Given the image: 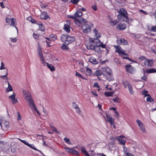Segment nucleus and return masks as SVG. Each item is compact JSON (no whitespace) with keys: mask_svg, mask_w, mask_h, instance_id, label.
Returning a JSON list of instances; mask_svg holds the SVG:
<instances>
[{"mask_svg":"<svg viewBox=\"0 0 156 156\" xmlns=\"http://www.w3.org/2000/svg\"><path fill=\"white\" fill-rule=\"evenodd\" d=\"M61 48L62 49L65 50H67L68 49L67 46L65 44H63L61 47Z\"/></svg>","mask_w":156,"mask_h":156,"instance_id":"3c124183","label":"nucleus"},{"mask_svg":"<svg viewBox=\"0 0 156 156\" xmlns=\"http://www.w3.org/2000/svg\"><path fill=\"white\" fill-rule=\"evenodd\" d=\"M82 31L84 33H88L91 31V30L87 24H84L82 27Z\"/></svg>","mask_w":156,"mask_h":156,"instance_id":"9d476101","label":"nucleus"},{"mask_svg":"<svg viewBox=\"0 0 156 156\" xmlns=\"http://www.w3.org/2000/svg\"><path fill=\"white\" fill-rule=\"evenodd\" d=\"M102 71L100 70H97L96 71L95 74L97 76H100L102 73Z\"/></svg>","mask_w":156,"mask_h":156,"instance_id":"a19ab883","label":"nucleus"},{"mask_svg":"<svg viewBox=\"0 0 156 156\" xmlns=\"http://www.w3.org/2000/svg\"><path fill=\"white\" fill-rule=\"evenodd\" d=\"M87 48L89 49L93 50L96 48L95 46L92 45L90 43L86 44Z\"/></svg>","mask_w":156,"mask_h":156,"instance_id":"4be33fe9","label":"nucleus"},{"mask_svg":"<svg viewBox=\"0 0 156 156\" xmlns=\"http://www.w3.org/2000/svg\"><path fill=\"white\" fill-rule=\"evenodd\" d=\"M10 39L11 42H16L17 41V39L16 37L14 38H10Z\"/></svg>","mask_w":156,"mask_h":156,"instance_id":"6e6d98bb","label":"nucleus"},{"mask_svg":"<svg viewBox=\"0 0 156 156\" xmlns=\"http://www.w3.org/2000/svg\"><path fill=\"white\" fill-rule=\"evenodd\" d=\"M106 117L107 118V120L109 122V123L112 124V117L110 116L109 115L106 114Z\"/></svg>","mask_w":156,"mask_h":156,"instance_id":"72a5a7b5","label":"nucleus"},{"mask_svg":"<svg viewBox=\"0 0 156 156\" xmlns=\"http://www.w3.org/2000/svg\"><path fill=\"white\" fill-rule=\"evenodd\" d=\"M120 14L125 18L126 19H127L128 18V17L127 16V13L126 11L123 8L120 9Z\"/></svg>","mask_w":156,"mask_h":156,"instance_id":"dca6fc26","label":"nucleus"},{"mask_svg":"<svg viewBox=\"0 0 156 156\" xmlns=\"http://www.w3.org/2000/svg\"><path fill=\"white\" fill-rule=\"evenodd\" d=\"M114 112L115 113V116L118 118L119 116V113L116 111H115Z\"/></svg>","mask_w":156,"mask_h":156,"instance_id":"69168bd1","label":"nucleus"},{"mask_svg":"<svg viewBox=\"0 0 156 156\" xmlns=\"http://www.w3.org/2000/svg\"><path fill=\"white\" fill-rule=\"evenodd\" d=\"M122 82L124 87L125 88L127 87H128L129 85L131 84L126 80H122Z\"/></svg>","mask_w":156,"mask_h":156,"instance_id":"a211bd4d","label":"nucleus"},{"mask_svg":"<svg viewBox=\"0 0 156 156\" xmlns=\"http://www.w3.org/2000/svg\"><path fill=\"white\" fill-rule=\"evenodd\" d=\"M86 71L88 73V75H91L92 74V71L89 68H87Z\"/></svg>","mask_w":156,"mask_h":156,"instance_id":"49530a36","label":"nucleus"},{"mask_svg":"<svg viewBox=\"0 0 156 156\" xmlns=\"http://www.w3.org/2000/svg\"><path fill=\"white\" fill-rule=\"evenodd\" d=\"M33 36H34V38L35 39H37L38 37V35L37 34H35V33H34Z\"/></svg>","mask_w":156,"mask_h":156,"instance_id":"0e129e2a","label":"nucleus"},{"mask_svg":"<svg viewBox=\"0 0 156 156\" xmlns=\"http://www.w3.org/2000/svg\"><path fill=\"white\" fill-rule=\"evenodd\" d=\"M41 60L42 62V63L44 65L46 66V65H47V66H48V64L49 63L45 62L44 58L41 59Z\"/></svg>","mask_w":156,"mask_h":156,"instance_id":"5fc2aeb1","label":"nucleus"},{"mask_svg":"<svg viewBox=\"0 0 156 156\" xmlns=\"http://www.w3.org/2000/svg\"><path fill=\"white\" fill-rule=\"evenodd\" d=\"M75 75L81 78L82 79L86 80V79L85 77H83L81 74L76 71V72Z\"/></svg>","mask_w":156,"mask_h":156,"instance_id":"4c0bfd02","label":"nucleus"},{"mask_svg":"<svg viewBox=\"0 0 156 156\" xmlns=\"http://www.w3.org/2000/svg\"><path fill=\"white\" fill-rule=\"evenodd\" d=\"M126 156H134L133 155L130 153H127L126 154Z\"/></svg>","mask_w":156,"mask_h":156,"instance_id":"774afa93","label":"nucleus"},{"mask_svg":"<svg viewBox=\"0 0 156 156\" xmlns=\"http://www.w3.org/2000/svg\"><path fill=\"white\" fill-rule=\"evenodd\" d=\"M5 20L7 23L10 24L11 26H15L16 23L15 22L16 20L14 18H10L9 17H6Z\"/></svg>","mask_w":156,"mask_h":156,"instance_id":"0eeeda50","label":"nucleus"},{"mask_svg":"<svg viewBox=\"0 0 156 156\" xmlns=\"http://www.w3.org/2000/svg\"><path fill=\"white\" fill-rule=\"evenodd\" d=\"M64 149L67 152L70 153L73 155H79L78 152L77 151L73 148L66 147Z\"/></svg>","mask_w":156,"mask_h":156,"instance_id":"6e6552de","label":"nucleus"},{"mask_svg":"<svg viewBox=\"0 0 156 156\" xmlns=\"http://www.w3.org/2000/svg\"><path fill=\"white\" fill-rule=\"evenodd\" d=\"M148 91L146 90H143L142 92V94L143 95H144V97H147L149 96L150 94H148Z\"/></svg>","mask_w":156,"mask_h":156,"instance_id":"e433bc0d","label":"nucleus"},{"mask_svg":"<svg viewBox=\"0 0 156 156\" xmlns=\"http://www.w3.org/2000/svg\"><path fill=\"white\" fill-rule=\"evenodd\" d=\"M52 129L53 131L55 132L56 133H59V131H57V129H56V128H55V127H54Z\"/></svg>","mask_w":156,"mask_h":156,"instance_id":"052dcab7","label":"nucleus"},{"mask_svg":"<svg viewBox=\"0 0 156 156\" xmlns=\"http://www.w3.org/2000/svg\"><path fill=\"white\" fill-rule=\"evenodd\" d=\"M50 37L53 41H54L56 39V37L55 35L52 34L50 36Z\"/></svg>","mask_w":156,"mask_h":156,"instance_id":"8fccbe9b","label":"nucleus"},{"mask_svg":"<svg viewBox=\"0 0 156 156\" xmlns=\"http://www.w3.org/2000/svg\"><path fill=\"white\" fill-rule=\"evenodd\" d=\"M82 15V13L80 11H77L75 14V16L76 17H80Z\"/></svg>","mask_w":156,"mask_h":156,"instance_id":"c756f323","label":"nucleus"},{"mask_svg":"<svg viewBox=\"0 0 156 156\" xmlns=\"http://www.w3.org/2000/svg\"><path fill=\"white\" fill-rule=\"evenodd\" d=\"M118 22L117 20H115L112 21L111 20L109 22V23L111 25L114 26L116 25Z\"/></svg>","mask_w":156,"mask_h":156,"instance_id":"2f4dec72","label":"nucleus"},{"mask_svg":"<svg viewBox=\"0 0 156 156\" xmlns=\"http://www.w3.org/2000/svg\"><path fill=\"white\" fill-rule=\"evenodd\" d=\"M73 107L75 109H76L78 107L77 105L75 103H73Z\"/></svg>","mask_w":156,"mask_h":156,"instance_id":"680f3d73","label":"nucleus"},{"mask_svg":"<svg viewBox=\"0 0 156 156\" xmlns=\"http://www.w3.org/2000/svg\"><path fill=\"white\" fill-rule=\"evenodd\" d=\"M38 55H39V57L41 59L44 58V57L43 55V54H42V52L38 54Z\"/></svg>","mask_w":156,"mask_h":156,"instance_id":"e2e57ef3","label":"nucleus"},{"mask_svg":"<svg viewBox=\"0 0 156 156\" xmlns=\"http://www.w3.org/2000/svg\"><path fill=\"white\" fill-rule=\"evenodd\" d=\"M38 24L40 30L41 31H44V27L42 23H37Z\"/></svg>","mask_w":156,"mask_h":156,"instance_id":"ea45409f","label":"nucleus"},{"mask_svg":"<svg viewBox=\"0 0 156 156\" xmlns=\"http://www.w3.org/2000/svg\"><path fill=\"white\" fill-rule=\"evenodd\" d=\"M92 42L94 43H95L97 46H95L96 48H99L100 46L102 48H105V44H104L102 42H101L99 40L97 39H94L92 40H91Z\"/></svg>","mask_w":156,"mask_h":156,"instance_id":"423d86ee","label":"nucleus"},{"mask_svg":"<svg viewBox=\"0 0 156 156\" xmlns=\"http://www.w3.org/2000/svg\"><path fill=\"white\" fill-rule=\"evenodd\" d=\"M118 138L114 137H110V139L112 140L115 141Z\"/></svg>","mask_w":156,"mask_h":156,"instance_id":"338daca9","label":"nucleus"},{"mask_svg":"<svg viewBox=\"0 0 156 156\" xmlns=\"http://www.w3.org/2000/svg\"><path fill=\"white\" fill-rule=\"evenodd\" d=\"M81 21L80 24H83L87 22V20L84 19H82L80 20Z\"/></svg>","mask_w":156,"mask_h":156,"instance_id":"864d4df0","label":"nucleus"},{"mask_svg":"<svg viewBox=\"0 0 156 156\" xmlns=\"http://www.w3.org/2000/svg\"><path fill=\"white\" fill-rule=\"evenodd\" d=\"M16 94L14 92L13 93V94L9 96V98L11 99L12 101V102L13 104L16 103L18 102V101L16 99H15Z\"/></svg>","mask_w":156,"mask_h":156,"instance_id":"2eb2a0df","label":"nucleus"},{"mask_svg":"<svg viewBox=\"0 0 156 156\" xmlns=\"http://www.w3.org/2000/svg\"><path fill=\"white\" fill-rule=\"evenodd\" d=\"M75 24L80 26V25H82V24H80L81 21L78 19H75Z\"/></svg>","mask_w":156,"mask_h":156,"instance_id":"58836bf2","label":"nucleus"},{"mask_svg":"<svg viewBox=\"0 0 156 156\" xmlns=\"http://www.w3.org/2000/svg\"><path fill=\"white\" fill-rule=\"evenodd\" d=\"M117 27L119 30H125L126 27V26L124 23H120L117 26Z\"/></svg>","mask_w":156,"mask_h":156,"instance_id":"aec40b11","label":"nucleus"},{"mask_svg":"<svg viewBox=\"0 0 156 156\" xmlns=\"http://www.w3.org/2000/svg\"><path fill=\"white\" fill-rule=\"evenodd\" d=\"M79 1V0H71V2L74 4H77Z\"/></svg>","mask_w":156,"mask_h":156,"instance_id":"4d7b16f0","label":"nucleus"},{"mask_svg":"<svg viewBox=\"0 0 156 156\" xmlns=\"http://www.w3.org/2000/svg\"><path fill=\"white\" fill-rule=\"evenodd\" d=\"M26 145L27 146H28L30 147L31 148L37 151L38 152H40L41 154H42V153L41 151L39 150H37L35 147L34 145L33 144H29L27 142V144H26Z\"/></svg>","mask_w":156,"mask_h":156,"instance_id":"412c9836","label":"nucleus"},{"mask_svg":"<svg viewBox=\"0 0 156 156\" xmlns=\"http://www.w3.org/2000/svg\"><path fill=\"white\" fill-rule=\"evenodd\" d=\"M49 17L48 15L47 14L46 12H42L41 15V17L42 19H47Z\"/></svg>","mask_w":156,"mask_h":156,"instance_id":"393cba45","label":"nucleus"},{"mask_svg":"<svg viewBox=\"0 0 156 156\" xmlns=\"http://www.w3.org/2000/svg\"><path fill=\"white\" fill-rule=\"evenodd\" d=\"M106 78L109 81H112L114 80L113 77V75L112 73L110 74L105 75Z\"/></svg>","mask_w":156,"mask_h":156,"instance_id":"5701e85b","label":"nucleus"},{"mask_svg":"<svg viewBox=\"0 0 156 156\" xmlns=\"http://www.w3.org/2000/svg\"><path fill=\"white\" fill-rule=\"evenodd\" d=\"M119 138H117V139L119 142L120 144L122 145H125L126 142L125 140L123 138H124V136H119Z\"/></svg>","mask_w":156,"mask_h":156,"instance_id":"f3484780","label":"nucleus"},{"mask_svg":"<svg viewBox=\"0 0 156 156\" xmlns=\"http://www.w3.org/2000/svg\"><path fill=\"white\" fill-rule=\"evenodd\" d=\"M0 126L2 127L4 126L6 127H8L9 126L10 124L8 121H7L3 119L2 120V122L0 123Z\"/></svg>","mask_w":156,"mask_h":156,"instance_id":"ddd939ff","label":"nucleus"},{"mask_svg":"<svg viewBox=\"0 0 156 156\" xmlns=\"http://www.w3.org/2000/svg\"><path fill=\"white\" fill-rule=\"evenodd\" d=\"M94 38L95 39H97L101 37V35L98 32L96 29H94Z\"/></svg>","mask_w":156,"mask_h":156,"instance_id":"6ab92c4d","label":"nucleus"},{"mask_svg":"<svg viewBox=\"0 0 156 156\" xmlns=\"http://www.w3.org/2000/svg\"><path fill=\"white\" fill-rule=\"evenodd\" d=\"M101 71L103 73L104 75L110 74L112 73V71L109 68L107 67H103L101 69Z\"/></svg>","mask_w":156,"mask_h":156,"instance_id":"1a4fd4ad","label":"nucleus"},{"mask_svg":"<svg viewBox=\"0 0 156 156\" xmlns=\"http://www.w3.org/2000/svg\"><path fill=\"white\" fill-rule=\"evenodd\" d=\"M114 93V92H105L104 93L105 94L107 97L111 96Z\"/></svg>","mask_w":156,"mask_h":156,"instance_id":"473e14b6","label":"nucleus"},{"mask_svg":"<svg viewBox=\"0 0 156 156\" xmlns=\"http://www.w3.org/2000/svg\"><path fill=\"white\" fill-rule=\"evenodd\" d=\"M81 152L83 154L85 155L86 156H89V154L87 152V151L85 150V148L84 147H81Z\"/></svg>","mask_w":156,"mask_h":156,"instance_id":"bb28decb","label":"nucleus"},{"mask_svg":"<svg viewBox=\"0 0 156 156\" xmlns=\"http://www.w3.org/2000/svg\"><path fill=\"white\" fill-rule=\"evenodd\" d=\"M76 110V112L78 114H80L81 112L80 110L79 107L75 109Z\"/></svg>","mask_w":156,"mask_h":156,"instance_id":"13d9d810","label":"nucleus"},{"mask_svg":"<svg viewBox=\"0 0 156 156\" xmlns=\"http://www.w3.org/2000/svg\"><path fill=\"white\" fill-rule=\"evenodd\" d=\"M67 24H65L64 26V29L65 30L67 33H69L70 31V27L69 25L70 24V22L67 21L66 22Z\"/></svg>","mask_w":156,"mask_h":156,"instance_id":"4468645a","label":"nucleus"},{"mask_svg":"<svg viewBox=\"0 0 156 156\" xmlns=\"http://www.w3.org/2000/svg\"><path fill=\"white\" fill-rule=\"evenodd\" d=\"M125 68L126 71L129 73L133 74L136 73L135 68L130 65L125 66Z\"/></svg>","mask_w":156,"mask_h":156,"instance_id":"39448f33","label":"nucleus"},{"mask_svg":"<svg viewBox=\"0 0 156 156\" xmlns=\"http://www.w3.org/2000/svg\"><path fill=\"white\" fill-rule=\"evenodd\" d=\"M27 20H29L30 21L32 22L33 23H36V21L34 20H32V18L31 17H29L27 18Z\"/></svg>","mask_w":156,"mask_h":156,"instance_id":"09e8293b","label":"nucleus"},{"mask_svg":"<svg viewBox=\"0 0 156 156\" xmlns=\"http://www.w3.org/2000/svg\"><path fill=\"white\" fill-rule=\"evenodd\" d=\"M136 122L137 123L141 132L143 133H146L147 130L145 128V126L141 121L140 120L137 119L136 120Z\"/></svg>","mask_w":156,"mask_h":156,"instance_id":"20e7f679","label":"nucleus"},{"mask_svg":"<svg viewBox=\"0 0 156 156\" xmlns=\"http://www.w3.org/2000/svg\"><path fill=\"white\" fill-rule=\"evenodd\" d=\"M146 73H156V69H150L145 71Z\"/></svg>","mask_w":156,"mask_h":156,"instance_id":"cd10ccee","label":"nucleus"},{"mask_svg":"<svg viewBox=\"0 0 156 156\" xmlns=\"http://www.w3.org/2000/svg\"><path fill=\"white\" fill-rule=\"evenodd\" d=\"M93 86L94 87H97L98 88H99L98 90H100V87L97 83L96 82L94 83V84Z\"/></svg>","mask_w":156,"mask_h":156,"instance_id":"de8ad7c7","label":"nucleus"},{"mask_svg":"<svg viewBox=\"0 0 156 156\" xmlns=\"http://www.w3.org/2000/svg\"><path fill=\"white\" fill-rule=\"evenodd\" d=\"M114 47L116 49L115 52L118 53L121 56H122L123 55L128 56V55L125 53L126 51L120 46H115Z\"/></svg>","mask_w":156,"mask_h":156,"instance_id":"7ed1b4c3","label":"nucleus"},{"mask_svg":"<svg viewBox=\"0 0 156 156\" xmlns=\"http://www.w3.org/2000/svg\"><path fill=\"white\" fill-rule=\"evenodd\" d=\"M17 115L18 116L17 119L18 120H20L21 119V116L20 115V113L19 112H17Z\"/></svg>","mask_w":156,"mask_h":156,"instance_id":"bf43d9fd","label":"nucleus"},{"mask_svg":"<svg viewBox=\"0 0 156 156\" xmlns=\"http://www.w3.org/2000/svg\"><path fill=\"white\" fill-rule=\"evenodd\" d=\"M148 30L151 31L156 32V26H153L150 29L148 28Z\"/></svg>","mask_w":156,"mask_h":156,"instance_id":"c03bdc74","label":"nucleus"},{"mask_svg":"<svg viewBox=\"0 0 156 156\" xmlns=\"http://www.w3.org/2000/svg\"><path fill=\"white\" fill-rule=\"evenodd\" d=\"M89 61L94 64H96L98 63V61L95 58L93 57H90L89 58Z\"/></svg>","mask_w":156,"mask_h":156,"instance_id":"b1692460","label":"nucleus"},{"mask_svg":"<svg viewBox=\"0 0 156 156\" xmlns=\"http://www.w3.org/2000/svg\"><path fill=\"white\" fill-rule=\"evenodd\" d=\"M129 94L131 95H133L134 94V91L133 89V87L132 84L129 85L128 87Z\"/></svg>","mask_w":156,"mask_h":156,"instance_id":"a878e982","label":"nucleus"},{"mask_svg":"<svg viewBox=\"0 0 156 156\" xmlns=\"http://www.w3.org/2000/svg\"><path fill=\"white\" fill-rule=\"evenodd\" d=\"M8 75L7 70L5 72V75L4 76H0L1 78H2L3 79L8 80V78L6 76Z\"/></svg>","mask_w":156,"mask_h":156,"instance_id":"37998d69","label":"nucleus"},{"mask_svg":"<svg viewBox=\"0 0 156 156\" xmlns=\"http://www.w3.org/2000/svg\"><path fill=\"white\" fill-rule=\"evenodd\" d=\"M144 64L145 66H147L148 67H151L153 65V61L151 59H147L145 60Z\"/></svg>","mask_w":156,"mask_h":156,"instance_id":"9b49d317","label":"nucleus"},{"mask_svg":"<svg viewBox=\"0 0 156 156\" xmlns=\"http://www.w3.org/2000/svg\"><path fill=\"white\" fill-rule=\"evenodd\" d=\"M117 42L118 44L120 45H126L127 44V41L123 38H118Z\"/></svg>","mask_w":156,"mask_h":156,"instance_id":"f8f14e48","label":"nucleus"},{"mask_svg":"<svg viewBox=\"0 0 156 156\" xmlns=\"http://www.w3.org/2000/svg\"><path fill=\"white\" fill-rule=\"evenodd\" d=\"M61 39L66 44H69L74 41L75 40V38L73 37L69 36L66 34L62 35Z\"/></svg>","mask_w":156,"mask_h":156,"instance_id":"f03ea898","label":"nucleus"},{"mask_svg":"<svg viewBox=\"0 0 156 156\" xmlns=\"http://www.w3.org/2000/svg\"><path fill=\"white\" fill-rule=\"evenodd\" d=\"M112 100L114 102L119 103L121 102L120 99L118 97H115L112 98Z\"/></svg>","mask_w":156,"mask_h":156,"instance_id":"c85d7f7f","label":"nucleus"},{"mask_svg":"<svg viewBox=\"0 0 156 156\" xmlns=\"http://www.w3.org/2000/svg\"><path fill=\"white\" fill-rule=\"evenodd\" d=\"M146 59L147 58L143 56H140L139 58V59L141 61H143L144 60H146Z\"/></svg>","mask_w":156,"mask_h":156,"instance_id":"603ef678","label":"nucleus"},{"mask_svg":"<svg viewBox=\"0 0 156 156\" xmlns=\"http://www.w3.org/2000/svg\"><path fill=\"white\" fill-rule=\"evenodd\" d=\"M8 87L6 89L7 92H8L12 90V87L10 85L9 83L8 82Z\"/></svg>","mask_w":156,"mask_h":156,"instance_id":"f704fd0d","label":"nucleus"},{"mask_svg":"<svg viewBox=\"0 0 156 156\" xmlns=\"http://www.w3.org/2000/svg\"><path fill=\"white\" fill-rule=\"evenodd\" d=\"M146 98V101L147 102H151L153 101L154 100L150 96V95L147 96Z\"/></svg>","mask_w":156,"mask_h":156,"instance_id":"c9c22d12","label":"nucleus"},{"mask_svg":"<svg viewBox=\"0 0 156 156\" xmlns=\"http://www.w3.org/2000/svg\"><path fill=\"white\" fill-rule=\"evenodd\" d=\"M22 92L24 99L27 102L28 106L33 114L36 115V113H37L39 116H40L41 114L38 110L29 91L23 89L22 90Z\"/></svg>","mask_w":156,"mask_h":156,"instance_id":"f257e3e1","label":"nucleus"},{"mask_svg":"<svg viewBox=\"0 0 156 156\" xmlns=\"http://www.w3.org/2000/svg\"><path fill=\"white\" fill-rule=\"evenodd\" d=\"M47 66L51 71H55V68L52 64H48Z\"/></svg>","mask_w":156,"mask_h":156,"instance_id":"7c9ffc66","label":"nucleus"},{"mask_svg":"<svg viewBox=\"0 0 156 156\" xmlns=\"http://www.w3.org/2000/svg\"><path fill=\"white\" fill-rule=\"evenodd\" d=\"M6 69L5 67V65L4 63L2 62L1 63V66L0 67V70H2Z\"/></svg>","mask_w":156,"mask_h":156,"instance_id":"a18cd8bd","label":"nucleus"},{"mask_svg":"<svg viewBox=\"0 0 156 156\" xmlns=\"http://www.w3.org/2000/svg\"><path fill=\"white\" fill-rule=\"evenodd\" d=\"M64 141L67 143L69 144H72L71 142L70 141V140L68 138H64Z\"/></svg>","mask_w":156,"mask_h":156,"instance_id":"79ce46f5","label":"nucleus"}]
</instances>
